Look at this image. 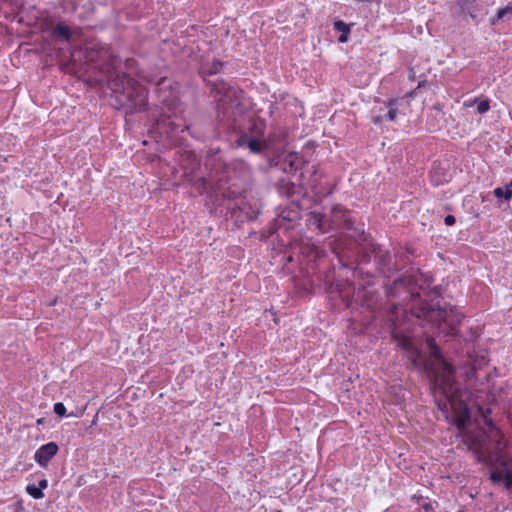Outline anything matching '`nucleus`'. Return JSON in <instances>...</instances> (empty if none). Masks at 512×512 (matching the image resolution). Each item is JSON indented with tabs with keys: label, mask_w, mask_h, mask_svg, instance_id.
Here are the masks:
<instances>
[{
	"label": "nucleus",
	"mask_w": 512,
	"mask_h": 512,
	"mask_svg": "<svg viewBox=\"0 0 512 512\" xmlns=\"http://www.w3.org/2000/svg\"><path fill=\"white\" fill-rule=\"evenodd\" d=\"M84 57L95 64L91 80L109 97L110 105L126 115L146 111L148 93L126 72L119 70L121 59L111 48L94 42L86 46Z\"/></svg>",
	"instance_id": "nucleus-1"
},
{
	"label": "nucleus",
	"mask_w": 512,
	"mask_h": 512,
	"mask_svg": "<svg viewBox=\"0 0 512 512\" xmlns=\"http://www.w3.org/2000/svg\"><path fill=\"white\" fill-rule=\"evenodd\" d=\"M412 297H417V300L411 304L409 311L405 310L411 322L442 336L446 341L460 335L459 327L464 315L454 306L441 304L443 298L440 286L426 292L424 297L419 292L412 294Z\"/></svg>",
	"instance_id": "nucleus-2"
},
{
	"label": "nucleus",
	"mask_w": 512,
	"mask_h": 512,
	"mask_svg": "<svg viewBox=\"0 0 512 512\" xmlns=\"http://www.w3.org/2000/svg\"><path fill=\"white\" fill-rule=\"evenodd\" d=\"M214 90L221 96L217 104V125L223 132H234L239 139L242 135H263L266 121L254 118L249 108L241 101L244 91L237 85L221 81Z\"/></svg>",
	"instance_id": "nucleus-3"
},
{
	"label": "nucleus",
	"mask_w": 512,
	"mask_h": 512,
	"mask_svg": "<svg viewBox=\"0 0 512 512\" xmlns=\"http://www.w3.org/2000/svg\"><path fill=\"white\" fill-rule=\"evenodd\" d=\"M416 324L411 322V317L406 311H402L391 316L388 328L392 339L407 353V358L412 368L421 373L431 374L435 372L434 364L414 342L417 329Z\"/></svg>",
	"instance_id": "nucleus-4"
},
{
	"label": "nucleus",
	"mask_w": 512,
	"mask_h": 512,
	"mask_svg": "<svg viewBox=\"0 0 512 512\" xmlns=\"http://www.w3.org/2000/svg\"><path fill=\"white\" fill-rule=\"evenodd\" d=\"M333 274L334 269L330 268L324 272L325 289L330 294H337L347 307H352V303H355L374 311L381 306L382 296L377 290L370 289L372 285H362L357 282L358 288H356L354 282L348 279L345 281L335 280Z\"/></svg>",
	"instance_id": "nucleus-5"
},
{
	"label": "nucleus",
	"mask_w": 512,
	"mask_h": 512,
	"mask_svg": "<svg viewBox=\"0 0 512 512\" xmlns=\"http://www.w3.org/2000/svg\"><path fill=\"white\" fill-rule=\"evenodd\" d=\"M306 223L308 226H314L321 233L343 229L352 232V237L354 238L359 237L360 240H367L365 231L354 226L350 210L341 204L333 205L330 214L316 210L310 211L307 213Z\"/></svg>",
	"instance_id": "nucleus-6"
},
{
	"label": "nucleus",
	"mask_w": 512,
	"mask_h": 512,
	"mask_svg": "<svg viewBox=\"0 0 512 512\" xmlns=\"http://www.w3.org/2000/svg\"><path fill=\"white\" fill-rule=\"evenodd\" d=\"M447 402L451 405L453 412L452 424L459 430L464 431L471 422V409L467 402L461 398L462 388L454 379L453 371H448L436 383Z\"/></svg>",
	"instance_id": "nucleus-7"
},
{
	"label": "nucleus",
	"mask_w": 512,
	"mask_h": 512,
	"mask_svg": "<svg viewBox=\"0 0 512 512\" xmlns=\"http://www.w3.org/2000/svg\"><path fill=\"white\" fill-rule=\"evenodd\" d=\"M358 243V255L356 262L344 263L343 266L351 270L352 277L362 285H375L377 276L374 271L367 269L370 265L372 258L374 259V252L371 250L375 247V242L367 235V240H360L359 237L355 238Z\"/></svg>",
	"instance_id": "nucleus-8"
},
{
	"label": "nucleus",
	"mask_w": 512,
	"mask_h": 512,
	"mask_svg": "<svg viewBox=\"0 0 512 512\" xmlns=\"http://www.w3.org/2000/svg\"><path fill=\"white\" fill-rule=\"evenodd\" d=\"M287 137L285 130L279 129L270 132L267 137L265 133L263 135H242L239 139H235V143L238 147H247L253 154L263 155L266 159L271 156L275 149H271L272 146L282 144Z\"/></svg>",
	"instance_id": "nucleus-9"
},
{
	"label": "nucleus",
	"mask_w": 512,
	"mask_h": 512,
	"mask_svg": "<svg viewBox=\"0 0 512 512\" xmlns=\"http://www.w3.org/2000/svg\"><path fill=\"white\" fill-rule=\"evenodd\" d=\"M148 117L151 122L150 131L158 134L162 139H170L176 136L179 132H184L185 130H187L188 133L196 139L204 141L207 138V135L205 134H196L192 127L173 120L170 115L164 113L157 115L156 113L151 112Z\"/></svg>",
	"instance_id": "nucleus-10"
},
{
	"label": "nucleus",
	"mask_w": 512,
	"mask_h": 512,
	"mask_svg": "<svg viewBox=\"0 0 512 512\" xmlns=\"http://www.w3.org/2000/svg\"><path fill=\"white\" fill-rule=\"evenodd\" d=\"M305 163L303 156L297 152H286L276 149L271 156H268L265 164L260 165V169L267 172L273 168H278L286 174L295 176Z\"/></svg>",
	"instance_id": "nucleus-11"
},
{
	"label": "nucleus",
	"mask_w": 512,
	"mask_h": 512,
	"mask_svg": "<svg viewBox=\"0 0 512 512\" xmlns=\"http://www.w3.org/2000/svg\"><path fill=\"white\" fill-rule=\"evenodd\" d=\"M451 13L454 17L464 21L470 18L475 24H478L487 14V10L482 0H456Z\"/></svg>",
	"instance_id": "nucleus-12"
},
{
	"label": "nucleus",
	"mask_w": 512,
	"mask_h": 512,
	"mask_svg": "<svg viewBox=\"0 0 512 512\" xmlns=\"http://www.w3.org/2000/svg\"><path fill=\"white\" fill-rule=\"evenodd\" d=\"M414 283L413 276L402 274L392 283H384L386 296L388 298H410L412 303H414L417 300V297H412V294H416V292L412 291Z\"/></svg>",
	"instance_id": "nucleus-13"
},
{
	"label": "nucleus",
	"mask_w": 512,
	"mask_h": 512,
	"mask_svg": "<svg viewBox=\"0 0 512 512\" xmlns=\"http://www.w3.org/2000/svg\"><path fill=\"white\" fill-rule=\"evenodd\" d=\"M371 251L374 252L375 271L379 274L390 279L400 271V268L393 261L389 250L384 249L381 245L375 243V247Z\"/></svg>",
	"instance_id": "nucleus-14"
},
{
	"label": "nucleus",
	"mask_w": 512,
	"mask_h": 512,
	"mask_svg": "<svg viewBox=\"0 0 512 512\" xmlns=\"http://www.w3.org/2000/svg\"><path fill=\"white\" fill-rule=\"evenodd\" d=\"M301 219V208L298 201L293 200L278 214L276 223L278 227L289 229L290 224Z\"/></svg>",
	"instance_id": "nucleus-15"
},
{
	"label": "nucleus",
	"mask_w": 512,
	"mask_h": 512,
	"mask_svg": "<svg viewBox=\"0 0 512 512\" xmlns=\"http://www.w3.org/2000/svg\"><path fill=\"white\" fill-rule=\"evenodd\" d=\"M59 451V446L56 442H49L41 445L34 454V460L42 467L46 468L49 462L56 456Z\"/></svg>",
	"instance_id": "nucleus-16"
},
{
	"label": "nucleus",
	"mask_w": 512,
	"mask_h": 512,
	"mask_svg": "<svg viewBox=\"0 0 512 512\" xmlns=\"http://www.w3.org/2000/svg\"><path fill=\"white\" fill-rule=\"evenodd\" d=\"M226 65V62H223L219 59H214L212 63H204L201 64L199 68V75L206 79L208 76L216 75L220 73L223 67Z\"/></svg>",
	"instance_id": "nucleus-17"
},
{
	"label": "nucleus",
	"mask_w": 512,
	"mask_h": 512,
	"mask_svg": "<svg viewBox=\"0 0 512 512\" xmlns=\"http://www.w3.org/2000/svg\"><path fill=\"white\" fill-rule=\"evenodd\" d=\"M51 36L56 41L70 42L72 39V31L68 25L63 22H59L52 28Z\"/></svg>",
	"instance_id": "nucleus-18"
},
{
	"label": "nucleus",
	"mask_w": 512,
	"mask_h": 512,
	"mask_svg": "<svg viewBox=\"0 0 512 512\" xmlns=\"http://www.w3.org/2000/svg\"><path fill=\"white\" fill-rule=\"evenodd\" d=\"M222 192L226 196V202H227V206H226L227 213L226 214L230 213L231 217H235L237 212L240 209L236 204H233V201L239 198L240 193L237 191H234V190H230V189H226Z\"/></svg>",
	"instance_id": "nucleus-19"
},
{
	"label": "nucleus",
	"mask_w": 512,
	"mask_h": 512,
	"mask_svg": "<svg viewBox=\"0 0 512 512\" xmlns=\"http://www.w3.org/2000/svg\"><path fill=\"white\" fill-rule=\"evenodd\" d=\"M352 26L353 24H347L342 20H335L333 22L334 30L340 32V36L338 37L340 43H346L348 41Z\"/></svg>",
	"instance_id": "nucleus-20"
},
{
	"label": "nucleus",
	"mask_w": 512,
	"mask_h": 512,
	"mask_svg": "<svg viewBox=\"0 0 512 512\" xmlns=\"http://www.w3.org/2000/svg\"><path fill=\"white\" fill-rule=\"evenodd\" d=\"M512 474L511 469H506L505 471L502 470H491L489 473V479L493 482L495 485H503L506 489V483L507 479L509 478V475Z\"/></svg>",
	"instance_id": "nucleus-21"
},
{
	"label": "nucleus",
	"mask_w": 512,
	"mask_h": 512,
	"mask_svg": "<svg viewBox=\"0 0 512 512\" xmlns=\"http://www.w3.org/2000/svg\"><path fill=\"white\" fill-rule=\"evenodd\" d=\"M512 16V3H509L503 8H499L494 17L490 18V25L495 26L500 21H505Z\"/></svg>",
	"instance_id": "nucleus-22"
},
{
	"label": "nucleus",
	"mask_w": 512,
	"mask_h": 512,
	"mask_svg": "<svg viewBox=\"0 0 512 512\" xmlns=\"http://www.w3.org/2000/svg\"><path fill=\"white\" fill-rule=\"evenodd\" d=\"M276 189L280 195L291 197L295 193V184L285 179H280L276 184Z\"/></svg>",
	"instance_id": "nucleus-23"
},
{
	"label": "nucleus",
	"mask_w": 512,
	"mask_h": 512,
	"mask_svg": "<svg viewBox=\"0 0 512 512\" xmlns=\"http://www.w3.org/2000/svg\"><path fill=\"white\" fill-rule=\"evenodd\" d=\"M208 201L214 206V207H225L227 206L226 202V196L223 194L222 191H211L208 193Z\"/></svg>",
	"instance_id": "nucleus-24"
},
{
	"label": "nucleus",
	"mask_w": 512,
	"mask_h": 512,
	"mask_svg": "<svg viewBox=\"0 0 512 512\" xmlns=\"http://www.w3.org/2000/svg\"><path fill=\"white\" fill-rule=\"evenodd\" d=\"M426 344L430 350V356L437 361L443 360V355L440 347L436 343V340L433 336H428L426 338Z\"/></svg>",
	"instance_id": "nucleus-25"
},
{
	"label": "nucleus",
	"mask_w": 512,
	"mask_h": 512,
	"mask_svg": "<svg viewBox=\"0 0 512 512\" xmlns=\"http://www.w3.org/2000/svg\"><path fill=\"white\" fill-rule=\"evenodd\" d=\"M398 102V99H389L387 102H384L388 108L387 113L384 115L385 120L395 121L398 112Z\"/></svg>",
	"instance_id": "nucleus-26"
},
{
	"label": "nucleus",
	"mask_w": 512,
	"mask_h": 512,
	"mask_svg": "<svg viewBox=\"0 0 512 512\" xmlns=\"http://www.w3.org/2000/svg\"><path fill=\"white\" fill-rule=\"evenodd\" d=\"M191 186L200 195L208 191L209 183L204 177H197L191 179Z\"/></svg>",
	"instance_id": "nucleus-27"
},
{
	"label": "nucleus",
	"mask_w": 512,
	"mask_h": 512,
	"mask_svg": "<svg viewBox=\"0 0 512 512\" xmlns=\"http://www.w3.org/2000/svg\"><path fill=\"white\" fill-rule=\"evenodd\" d=\"M26 491L34 499H42L44 497V493L41 491V488L35 484L27 485Z\"/></svg>",
	"instance_id": "nucleus-28"
},
{
	"label": "nucleus",
	"mask_w": 512,
	"mask_h": 512,
	"mask_svg": "<svg viewBox=\"0 0 512 512\" xmlns=\"http://www.w3.org/2000/svg\"><path fill=\"white\" fill-rule=\"evenodd\" d=\"M494 195L497 198H504L505 200H510L512 198V190H510V187H505V189L497 187L494 190Z\"/></svg>",
	"instance_id": "nucleus-29"
},
{
	"label": "nucleus",
	"mask_w": 512,
	"mask_h": 512,
	"mask_svg": "<svg viewBox=\"0 0 512 512\" xmlns=\"http://www.w3.org/2000/svg\"><path fill=\"white\" fill-rule=\"evenodd\" d=\"M53 412L60 418L69 417L72 415L66 413V407L62 402H57L54 404Z\"/></svg>",
	"instance_id": "nucleus-30"
},
{
	"label": "nucleus",
	"mask_w": 512,
	"mask_h": 512,
	"mask_svg": "<svg viewBox=\"0 0 512 512\" xmlns=\"http://www.w3.org/2000/svg\"><path fill=\"white\" fill-rule=\"evenodd\" d=\"M490 109V100L489 99H484V100H480L477 104V111L479 114H484L486 112H488Z\"/></svg>",
	"instance_id": "nucleus-31"
},
{
	"label": "nucleus",
	"mask_w": 512,
	"mask_h": 512,
	"mask_svg": "<svg viewBox=\"0 0 512 512\" xmlns=\"http://www.w3.org/2000/svg\"><path fill=\"white\" fill-rule=\"evenodd\" d=\"M334 188L335 186H330L329 189L326 192H324L322 190H318L316 186H313V191L316 197L322 199L331 195L334 192Z\"/></svg>",
	"instance_id": "nucleus-32"
},
{
	"label": "nucleus",
	"mask_w": 512,
	"mask_h": 512,
	"mask_svg": "<svg viewBox=\"0 0 512 512\" xmlns=\"http://www.w3.org/2000/svg\"><path fill=\"white\" fill-rule=\"evenodd\" d=\"M444 223L447 226H452V225H454L456 223V218L453 215H451V214L446 215L444 217Z\"/></svg>",
	"instance_id": "nucleus-33"
},
{
	"label": "nucleus",
	"mask_w": 512,
	"mask_h": 512,
	"mask_svg": "<svg viewBox=\"0 0 512 512\" xmlns=\"http://www.w3.org/2000/svg\"><path fill=\"white\" fill-rule=\"evenodd\" d=\"M467 378L468 380H476L477 378V370L475 367H472L468 372H467Z\"/></svg>",
	"instance_id": "nucleus-34"
},
{
	"label": "nucleus",
	"mask_w": 512,
	"mask_h": 512,
	"mask_svg": "<svg viewBox=\"0 0 512 512\" xmlns=\"http://www.w3.org/2000/svg\"><path fill=\"white\" fill-rule=\"evenodd\" d=\"M422 509L425 512H433L434 511V504L432 502L424 503L422 505Z\"/></svg>",
	"instance_id": "nucleus-35"
},
{
	"label": "nucleus",
	"mask_w": 512,
	"mask_h": 512,
	"mask_svg": "<svg viewBox=\"0 0 512 512\" xmlns=\"http://www.w3.org/2000/svg\"><path fill=\"white\" fill-rule=\"evenodd\" d=\"M383 120H385V117L381 114L372 117V122L376 125L380 124Z\"/></svg>",
	"instance_id": "nucleus-36"
},
{
	"label": "nucleus",
	"mask_w": 512,
	"mask_h": 512,
	"mask_svg": "<svg viewBox=\"0 0 512 512\" xmlns=\"http://www.w3.org/2000/svg\"><path fill=\"white\" fill-rule=\"evenodd\" d=\"M39 488H41V491L43 492L44 489H46L48 487V480L47 479H41L39 482H38V485H37Z\"/></svg>",
	"instance_id": "nucleus-37"
},
{
	"label": "nucleus",
	"mask_w": 512,
	"mask_h": 512,
	"mask_svg": "<svg viewBox=\"0 0 512 512\" xmlns=\"http://www.w3.org/2000/svg\"><path fill=\"white\" fill-rule=\"evenodd\" d=\"M437 406H438L439 410H441L442 412H447V406L448 405H447L446 402H444V403L437 402Z\"/></svg>",
	"instance_id": "nucleus-38"
},
{
	"label": "nucleus",
	"mask_w": 512,
	"mask_h": 512,
	"mask_svg": "<svg viewBox=\"0 0 512 512\" xmlns=\"http://www.w3.org/2000/svg\"><path fill=\"white\" fill-rule=\"evenodd\" d=\"M480 413L485 417L486 414H490L491 413V409L490 408H487V409H483V408H480L479 409Z\"/></svg>",
	"instance_id": "nucleus-39"
},
{
	"label": "nucleus",
	"mask_w": 512,
	"mask_h": 512,
	"mask_svg": "<svg viewBox=\"0 0 512 512\" xmlns=\"http://www.w3.org/2000/svg\"><path fill=\"white\" fill-rule=\"evenodd\" d=\"M406 252H407L408 254H410V255H414L415 250H414L413 248H411V247H408V248H406Z\"/></svg>",
	"instance_id": "nucleus-40"
},
{
	"label": "nucleus",
	"mask_w": 512,
	"mask_h": 512,
	"mask_svg": "<svg viewBox=\"0 0 512 512\" xmlns=\"http://www.w3.org/2000/svg\"><path fill=\"white\" fill-rule=\"evenodd\" d=\"M37 425H43L45 423V418H39L36 421Z\"/></svg>",
	"instance_id": "nucleus-41"
},
{
	"label": "nucleus",
	"mask_w": 512,
	"mask_h": 512,
	"mask_svg": "<svg viewBox=\"0 0 512 512\" xmlns=\"http://www.w3.org/2000/svg\"><path fill=\"white\" fill-rule=\"evenodd\" d=\"M433 109H435V110H437V111H439V112H441V111H442V108H441V105H440V104H435V105L433 106Z\"/></svg>",
	"instance_id": "nucleus-42"
},
{
	"label": "nucleus",
	"mask_w": 512,
	"mask_h": 512,
	"mask_svg": "<svg viewBox=\"0 0 512 512\" xmlns=\"http://www.w3.org/2000/svg\"><path fill=\"white\" fill-rule=\"evenodd\" d=\"M274 106H275V104H274V103H271V104H270V114H272V113H273V108H274Z\"/></svg>",
	"instance_id": "nucleus-43"
},
{
	"label": "nucleus",
	"mask_w": 512,
	"mask_h": 512,
	"mask_svg": "<svg viewBox=\"0 0 512 512\" xmlns=\"http://www.w3.org/2000/svg\"><path fill=\"white\" fill-rule=\"evenodd\" d=\"M506 187H510V190H512V180L510 181L509 185H507Z\"/></svg>",
	"instance_id": "nucleus-44"
},
{
	"label": "nucleus",
	"mask_w": 512,
	"mask_h": 512,
	"mask_svg": "<svg viewBox=\"0 0 512 512\" xmlns=\"http://www.w3.org/2000/svg\"><path fill=\"white\" fill-rule=\"evenodd\" d=\"M287 261H292V257H291V256H289V257L287 258Z\"/></svg>",
	"instance_id": "nucleus-45"
},
{
	"label": "nucleus",
	"mask_w": 512,
	"mask_h": 512,
	"mask_svg": "<svg viewBox=\"0 0 512 512\" xmlns=\"http://www.w3.org/2000/svg\"><path fill=\"white\" fill-rule=\"evenodd\" d=\"M272 512H282L280 509L278 510H273Z\"/></svg>",
	"instance_id": "nucleus-46"
},
{
	"label": "nucleus",
	"mask_w": 512,
	"mask_h": 512,
	"mask_svg": "<svg viewBox=\"0 0 512 512\" xmlns=\"http://www.w3.org/2000/svg\"><path fill=\"white\" fill-rule=\"evenodd\" d=\"M458 512H464L463 510H459Z\"/></svg>",
	"instance_id": "nucleus-47"
}]
</instances>
